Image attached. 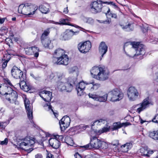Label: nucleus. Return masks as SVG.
<instances>
[{"instance_id":"1","label":"nucleus","mask_w":158,"mask_h":158,"mask_svg":"<svg viewBox=\"0 0 158 158\" xmlns=\"http://www.w3.org/2000/svg\"><path fill=\"white\" fill-rule=\"evenodd\" d=\"M90 73L94 78L101 81L107 80L109 77V72L104 66H94L90 70Z\"/></svg>"},{"instance_id":"2","label":"nucleus","mask_w":158,"mask_h":158,"mask_svg":"<svg viewBox=\"0 0 158 158\" xmlns=\"http://www.w3.org/2000/svg\"><path fill=\"white\" fill-rule=\"evenodd\" d=\"M100 87V84L94 82L93 81L86 82L81 81L76 86V90L79 96H81L84 94V90L86 89L90 92H93L97 89Z\"/></svg>"},{"instance_id":"3","label":"nucleus","mask_w":158,"mask_h":158,"mask_svg":"<svg viewBox=\"0 0 158 158\" xmlns=\"http://www.w3.org/2000/svg\"><path fill=\"white\" fill-rule=\"evenodd\" d=\"M91 127L93 129L92 132H95L99 134L108 131L110 129L107 119L103 118L95 121L92 125Z\"/></svg>"},{"instance_id":"4","label":"nucleus","mask_w":158,"mask_h":158,"mask_svg":"<svg viewBox=\"0 0 158 158\" xmlns=\"http://www.w3.org/2000/svg\"><path fill=\"white\" fill-rule=\"evenodd\" d=\"M39 95L44 100L48 102L43 105L45 109L46 110H52V106L50 105V102L52 98V92L44 90L40 92Z\"/></svg>"},{"instance_id":"5","label":"nucleus","mask_w":158,"mask_h":158,"mask_svg":"<svg viewBox=\"0 0 158 158\" xmlns=\"http://www.w3.org/2000/svg\"><path fill=\"white\" fill-rule=\"evenodd\" d=\"M35 139L32 137H26L22 139L19 144L20 148L27 152H31L33 149L31 146L35 143Z\"/></svg>"},{"instance_id":"6","label":"nucleus","mask_w":158,"mask_h":158,"mask_svg":"<svg viewBox=\"0 0 158 158\" xmlns=\"http://www.w3.org/2000/svg\"><path fill=\"white\" fill-rule=\"evenodd\" d=\"M18 11L20 14L30 16L34 14L35 10L32 5L26 4L20 5L19 6Z\"/></svg>"},{"instance_id":"7","label":"nucleus","mask_w":158,"mask_h":158,"mask_svg":"<svg viewBox=\"0 0 158 158\" xmlns=\"http://www.w3.org/2000/svg\"><path fill=\"white\" fill-rule=\"evenodd\" d=\"M132 47L135 49L136 53L135 54H131L130 53V54H126L127 55L131 57H133L139 55H143L145 53V46L139 42H132L131 44Z\"/></svg>"},{"instance_id":"8","label":"nucleus","mask_w":158,"mask_h":158,"mask_svg":"<svg viewBox=\"0 0 158 158\" xmlns=\"http://www.w3.org/2000/svg\"><path fill=\"white\" fill-rule=\"evenodd\" d=\"M108 95L110 98V100L113 102L119 101L123 97V94L119 89L115 88L110 92Z\"/></svg>"},{"instance_id":"9","label":"nucleus","mask_w":158,"mask_h":158,"mask_svg":"<svg viewBox=\"0 0 158 158\" xmlns=\"http://www.w3.org/2000/svg\"><path fill=\"white\" fill-rule=\"evenodd\" d=\"M67 80L65 78L62 79L57 82L58 88L61 91L66 90L67 92H71L73 89V85L71 84H69Z\"/></svg>"},{"instance_id":"10","label":"nucleus","mask_w":158,"mask_h":158,"mask_svg":"<svg viewBox=\"0 0 158 158\" xmlns=\"http://www.w3.org/2000/svg\"><path fill=\"white\" fill-rule=\"evenodd\" d=\"M152 105L153 102L148 97L144 99L141 103L136 105L135 107L137 108L136 111L139 114L141 111L149 107L150 106Z\"/></svg>"},{"instance_id":"11","label":"nucleus","mask_w":158,"mask_h":158,"mask_svg":"<svg viewBox=\"0 0 158 158\" xmlns=\"http://www.w3.org/2000/svg\"><path fill=\"white\" fill-rule=\"evenodd\" d=\"M90 139V143L84 146L83 147L86 149H91L93 148L96 149H99L101 140L98 139L95 136H91Z\"/></svg>"},{"instance_id":"12","label":"nucleus","mask_w":158,"mask_h":158,"mask_svg":"<svg viewBox=\"0 0 158 158\" xmlns=\"http://www.w3.org/2000/svg\"><path fill=\"white\" fill-rule=\"evenodd\" d=\"M11 73L12 76L15 78L19 79L20 80L26 78L25 75H23V72L16 66H14L12 69Z\"/></svg>"},{"instance_id":"13","label":"nucleus","mask_w":158,"mask_h":158,"mask_svg":"<svg viewBox=\"0 0 158 158\" xmlns=\"http://www.w3.org/2000/svg\"><path fill=\"white\" fill-rule=\"evenodd\" d=\"M139 93L137 90L134 87H130L127 91V95L130 101L135 100L138 98Z\"/></svg>"},{"instance_id":"14","label":"nucleus","mask_w":158,"mask_h":158,"mask_svg":"<svg viewBox=\"0 0 158 158\" xmlns=\"http://www.w3.org/2000/svg\"><path fill=\"white\" fill-rule=\"evenodd\" d=\"M91 47L90 42L89 41L81 42L78 45V48L81 53H85L90 49Z\"/></svg>"},{"instance_id":"15","label":"nucleus","mask_w":158,"mask_h":158,"mask_svg":"<svg viewBox=\"0 0 158 158\" xmlns=\"http://www.w3.org/2000/svg\"><path fill=\"white\" fill-rule=\"evenodd\" d=\"M91 11L94 14H96L101 11L102 7V2L100 1H94L90 4Z\"/></svg>"},{"instance_id":"16","label":"nucleus","mask_w":158,"mask_h":158,"mask_svg":"<svg viewBox=\"0 0 158 158\" xmlns=\"http://www.w3.org/2000/svg\"><path fill=\"white\" fill-rule=\"evenodd\" d=\"M69 58L67 55L65 54L58 59L54 58L53 62L55 64L58 65H67L69 63Z\"/></svg>"},{"instance_id":"17","label":"nucleus","mask_w":158,"mask_h":158,"mask_svg":"<svg viewBox=\"0 0 158 158\" xmlns=\"http://www.w3.org/2000/svg\"><path fill=\"white\" fill-rule=\"evenodd\" d=\"M70 122V118L67 116H64L59 121L60 127L62 131H64L69 125Z\"/></svg>"},{"instance_id":"18","label":"nucleus","mask_w":158,"mask_h":158,"mask_svg":"<svg viewBox=\"0 0 158 158\" xmlns=\"http://www.w3.org/2000/svg\"><path fill=\"white\" fill-rule=\"evenodd\" d=\"M24 104L27 111V117L30 120L33 118L32 106L29 100L26 98L24 100Z\"/></svg>"},{"instance_id":"19","label":"nucleus","mask_w":158,"mask_h":158,"mask_svg":"<svg viewBox=\"0 0 158 158\" xmlns=\"http://www.w3.org/2000/svg\"><path fill=\"white\" fill-rule=\"evenodd\" d=\"M89 98H92L94 100L98 101L100 102H105L107 99L108 95L105 94L102 96H99L96 94H93L89 93L88 94Z\"/></svg>"},{"instance_id":"20","label":"nucleus","mask_w":158,"mask_h":158,"mask_svg":"<svg viewBox=\"0 0 158 158\" xmlns=\"http://www.w3.org/2000/svg\"><path fill=\"white\" fill-rule=\"evenodd\" d=\"M9 97L6 99L10 103H15V104H18V102L17 101L18 98V94L16 91L14 90L12 92L8 93Z\"/></svg>"},{"instance_id":"21","label":"nucleus","mask_w":158,"mask_h":158,"mask_svg":"<svg viewBox=\"0 0 158 158\" xmlns=\"http://www.w3.org/2000/svg\"><path fill=\"white\" fill-rule=\"evenodd\" d=\"M25 79L21 80L19 84L21 89L25 92H27L31 89V87L28 83L24 81Z\"/></svg>"},{"instance_id":"22","label":"nucleus","mask_w":158,"mask_h":158,"mask_svg":"<svg viewBox=\"0 0 158 158\" xmlns=\"http://www.w3.org/2000/svg\"><path fill=\"white\" fill-rule=\"evenodd\" d=\"M78 33L77 31L74 32L71 30H67L62 35V40H64L69 39L73 35H76Z\"/></svg>"},{"instance_id":"23","label":"nucleus","mask_w":158,"mask_h":158,"mask_svg":"<svg viewBox=\"0 0 158 158\" xmlns=\"http://www.w3.org/2000/svg\"><path fill=\"white\" fill-rule=\"evenodd\" d=\"M130 124H131L129 123H121L120 122H115L113 124V127L111 128L110 127V130L114 131L117 130L123 126H126Z\"/></svg>"},{"instance_id":"24","label":"nucleus","mask_w":158,"mask_h":158,"mask_svg":"<svg viewBox=\"0 0 158 158\" xmlns=\"http://www.w3.org/2000/svg\"><path fill=\"white\" fill-rule=\"evenodd\" d=\"M108 46L105 42H101L99 47V53L101 55L102 57L107 51Z\"/></svg>"},{"instance_id":"25","label":"nucleus","mask_w":158,"mask_h":158,"mask_svg":"<svg viewBox=\"0 0 158 158\" xmlns=\"http://www.w3.org/2000/svg\"><path fill=\"white\" fill-rule=\"evenodd\" d=\"M13 51H9L8 52L9 54L8 55H6V59H5V56H4V58L2 59V68L3 69H5L7 65V64L8 62L10 60V54H11L12 55H14V53H13Z\"/></svg>"},{"instance_id":"26","label":"nucleus","mask_w":158,"mask_h":158,"mask_svg":"<svg viewBox=\"0 0 158 158\" xmlns=\"http://www.w3.org/2000/svg\"><path fill=\"white\" fill-rule=\"evenodd\" d=\"M49 143L50 145L53 148L57 149L60 145V143L56 139L52 138L49 140Z\"/></svg>"},{"instance_id":"27","label":"nucleus","mask_w":158,"mask_h":158,"mask_svg":"<svg viewBox=\"0 0 158 158\" xmlns=\"http://www.w3.org/2000/svg\"><path fill=\"white\" fill-rule=\"evenodd\" d=\"M64 51L60 48H58L56 50L53 54V58L58 59L63 55H65Z\"/></svg>"},{"instance_id":"28","label":"nucleus","mask_w":158,"mask_h":158,"mask_svg":"<svg viewBox=\"0 0 158 158\" xmlns=\"http://www.w3.org/2000/svg\"><path fill=\"white\" fill-rule=\"evenodd\" d=\"M49 6L48 4H44L39 6V10L41 13L46 14L49 11Z\"/></svg>"},{"instance_id":"29","label":"nucleus","mask_w":158,"mask_h":158,"mask_svg":"<svg viewBox=\"0 0 158 158\" xmlns=\"http://www.w3.org/2000/svg\"><path fill=\"white\" fill-rule=\"evenodd\" d=\"M132 147V144L130 143H127L121 146V149L123 152H127L128 150Z\"/></svg>"},{"instance_id":"30","label":"nucleus","mask_w":158,"mask_h":158,"mask_svg":"<svg viewBox=\"0 0 158 158\" xmlns=\"http://www.w3.org/2000/svg\"><path fill=\"white\" fill-rule=\"evenodd\" d=\"M141 152L143 156L149 157L150 155L153 153V151L152 150H148L144 148H142L141 149Z\"/></svg>"},{"instance_id":"31","label":"nucleus","mask_w":158,"mask_h":158,"mask_svg":"<svg viewBox=\"0 0 158 158\" xmlns=\"http://www.w3.org/2000/svg\"><path fill=\"white\" fill-rule=\"evenodd\" d=\"M149 136L153 139L157 140L158 138V130L149 131Z\"/></svg>"},{"instance_id":"32","label":"nucleus","mask_w":158,"mask_h":158,"mask_svg":"<svg viewBox=\"0 0 158 158\" xmlns=\"http://www.w3.org/2000/svg\"><path fill=\"white\" fill-rule=\"evenodd\" d=\"M8 86L6 84L2 85L0 84V94L2 95L6 94V93L8 89Z\"/></svg>"},{"instance_id":"33","label":"nucleus","mask_w":158,"mask_h":158,"mask_svg":"<svg viewBox=\"0 0 158 158\" xmlns=\"http://www.w3.org/2000/svg\"><path fill=\"white\" fill-rule=\"evenodd\" d=\"M41 43L45 47H48L51 41L48 38H41Z\"/></svg>"},{"instance_id":"34","label":"nucleus","mask_w":158,"mask_h":158,"mask_svg":"<svg viewBox=\"0 0 158 158\" xmlns=\"http://www.w3.org/2000/svg\"><path fill=\"white\" fill-rule=\"evenodd\" d=\"M122 28L125 30L126 31H132L134 29V27L133 25L131 23H128L127 25L125 26H123Z\"/></svg>"},{"instance_id":"35","label":"nucleus","mask_w":158,"mask_h":158,"mask_svg":"<svg viewBox=\"0 0 158 158\" xmlns=\"http://www.w3.org/2000/svg\"><path fill=\"white\" fill-rule=\"evenodd\" d=\"M67 82L69 84H71L73 85V84H76L77 83V76L71 77H69Z\"/></svg>"},{"instance_id":"36","label":"nucleus","mask_w":158,"mask_h":158,"mask_svg":"<svg viewBox=\"0 0 158 158\" xmlns=\"http://www.w3.org/2000/svg\"><path fill=\"white\" fill-rule=\"evenodd\" d=\"M104 9L105 10H107L106 12H104V13L106 14V15H107L108 14V15L111 16L112 18L115 19L117 18V16L116 14L111 13H109L110 12V9L109 7H105L104 8Z\"/></svg>"},{"instance_id":"37","label":"nucleus","mask_w":158,"mask_h":158,"mask_svg":"<svg viewBox=\"0 0 158 158\" xmlns=\"http://www.w3.org/2000/svg\"><path fill=\"white\" fill-rule=\"evenodd\" d=\"M31 47L33 55H34V56L35 57H37L39 55V48L35 46H33Z\"/></svg>"},{"instance_id":"38","label":"nucleus","mask_w":158,"mask_h":158,"mask_svg":"<svg viewBox=\"0 0 158 158\" xmlns=\"http://www.w3.org/2000/svg\"><path fill=\"white\" fill-rule=\"evenodd\" d=\"M108 148V145L107 143L101 140L100 144V145L99 149L105 150Z\"/></svg>"},{"instance_id":"39","label":"nucleus","mask_w":158,"mask_h":158,"mask_svg":"<svg viewBox=\"0 0 158 158\" xmlns=\"http://www.w3.org/2000/svg\"><path fill=\"white\" fill-rule=\"evenodd\" d=\"M65 141L68 145H72L73 143V140L71 137L67 136L65 138Z\"/></svg>"},{"instance_id":"40","label":"nucleus","mask_w":158,"mask_h":158,"mask_svg":"<svg viewBox=\"0 0 158 158\" xmlns=\"http://www.w3.org/2000/svg\"><path fill=\"white\" fill-rule=\"evenodd\" d=\"M24 50L26 54L27 55H33L31 47L24 48Z\"/></svg>"},{"instance_id":"41","label":"nucleus","mask_w":158,"mask_h":158,"mask_svg":"<svg viewBox=\"0 0 158 158\" xmlns=\"http://www.w3.org/2000/svg\"><path fill=\"white\" fill-rule=\"evenodd\" d=\"M49 33L50 31L49 29H48L45 30L43 33L42 34L41 38H48L47 37V36L49 34Z\"/></svg>"},{"instance_id":"42","label":"nucleus","mask_w":158,"mask_h":158,"mask_svg":"<svg viewBox=\"0 0 158 158\" xmlns=\"http://www.w3.org/2000/svg\"><path fill=\"white\" fill-rule=\"evenodd\" d=\"M55 75H56V77H57L58 79H60V81H61L62 79L64 78L63 76V73H55Z\"/></svg>"},{"instance_id":"43","label":"nucleus","mask_w":158,"mask_h":158,"mask_svg":"<svg viewBox=\"0 0 158 158\" xmlns=\"http://www.w3.org/2000/svg\"><path fill=\"white\" fill-rule=\"evenodd\" d=\"M78 68L76 66H74L69 69V73H73L74 72L77 71Z\"/></svg>"},{"instance_id":"44","label":"nucleus","mask_w":158,"mask_h":158,"mask_svg":"<svg viewBox=\"0 0 158 158\" xmlns=\"http://www.w3.org/2000/svg\"><path fill=\"white\" fill-rule=\"evenodd\" d=\"M67 19H61L59 20V22L60 24H64V25H70L69 24H68L66 22V21ZM71 26H73L71 25Z\"/></svg>"},{"instance_id":"45","label":"nucleus","mask_w":158,"mask_h":158,"mask_svg":"<svg viewBox=\"0 0 158 158\" xmlns=\"http://www.w3.org/2000/svg\"><path fill=\"white\" fill-rule=\"evenodd\" d=\"M6 126V123L5 122H0V129H4Z\"/></svg>"},{"instance_id":"46","label":"nucleus","mask_w":158,"mask_h":158,"mask_svg":"<svg viewBox=\"0 0 158 158\" xmlns=\"http://www.w3.org/2000/svg\"><path fill=\"white\" fill-rule=\"evenodd\" d=\"M152 122L158 123V114H156L152 120Z\"/></svg>"},{"instance_id":"47","label":"nucleus","mask_w":158,"mask_h":158,"mask_svg":"<svg viewBox=\"0 0 158 158\" xmlns=\"http://www.w3.org/2000/svg\"><path fill=\"white\" fill-rule=\"evenodd\" d=\"M94 20L92 18H88L87 19L86 23L89 24H92L94 23Z\"/></svg>"},{"instance_id":"48","label":"nucleus","mask_w":158,"mask_h":158,"mask_svg":"<svg viewBox=\"0 0 158 158\" xmlns=\"http://www.w3.org/2000/svg\"><path fill=\"white\" fill-rule=\"evenodd\" d=\"M118 144V141L117 140H114L112 143V144L113 146H117Z\"/></svg>"},{"instance_id":"49","label":"nucleus","mask_w":158,"mask_h":158,"mask_svg":"<svg viewBox=\"0 0 158 158\" xmlns=\"http://www.w3.org/2000/svg\"><path fill=\"white\" fill-rule=\"evenodd\" d=\"M13 91L14 90L10 87L8 86V89L7 92L6 93V94L8 95V93H10Z\"/></svg>"},{"instance_id":"50","label":"nucleus","mask_w":158,"mask_h":158,"mask_svg":"<svg viewBox=\"0 0 158 158\" xmlns=\"http://www.w3.org/2000/svg\"><path fill=\"white\" fill-rule=\"evenodd\" d=\"M80 128L81 130H85L88 126H85L83 125H81L80 126Z\"/></svg>"},{"instance_id":"51","label":"nucleus","mask_w":158,"mask_h":158,"mask_svg":"<svg viewBox=\"0 0 158 158\" xmlns=\"http://www.w3.org/2000/svg\"><path fill=\"white\" fill-rule=\"evenodd\" d=\"M8 143V139L7 138L5 139L4 141L1 142V144L2 145L6 144Z\"/></svg>"},{"instance_id":"52","label":"nucleus","mask_w":158,"mask_h":158,"mask_svg":"<svg viewBox=\"0 0 158 158\" xmlns=\"http://www.w3.org/2000/svg\"><path fill=\"white\" fill-rule=\"evenodd\" d=\"M35 158H42L43 156L40 153H38L35 155Z\"/></svg>"},{"instance_id":"53","label":"nucleus","mask_w":158,"mask_h":158,"mask_svg":"<svg viewBox=\"0 0 158 158\" xmlns=\"http://www.w3.org/2000/svg\"><path fill=\"white\" fill-rule=\"evenodd\" d=\"M5 83H6V84H7L10 86H12V84L11 83L10 81L8 79H6L5 80Z\"/></svg>"},{"instance_id":"54","label":"nucleus","mask_w":158,"mask_h":158,"mask_svg":"<svg viewBox=\"0 0 158 158\" xmlns=\"http://www.w3.org/2000/svg\"><path fill=\"white\" fill-rule=\"evenodd\" d=\"M56 77V75H55V73H52L50 75V78L51 79H52L54 77Z\"/></svg>"},{"instance_id":"55","label":"nucleus","mask_w":158,"mask_h":158,"mask_svg":"<svg viewBox=\"0 0 158 158\" xmlns=\"http://www.w3.org/2000/svg\"><path fill=\"white\" fill-rule=\"evenodd\" d=\"M111 22V20L110 19H107V20L104 21L103 23H104L109 24L110 22Z\"/></svg>"},{"instance_id":"56","label":"nucleus","mask_w":158,"mask_h":158,"mask_svg":"<svg viewBox=\"0 0 158 158\" xmlns=\"http://www.w3.org/2000/svg\"><path fill=\"white\" fill-rule=\"evenodd\" d=\"M69 10L68 9V6H67L66 8H64L63 11V12L65 14H67L68 13Z\"/></svg>"},{"instance_id":"57","label":"nucleus","mask_w":158,"mask_h":158,"mask_svg":"<svg viewBox=\"0 0 158 158\" xmlns=\"http://www.w3.org/2000/svg\"><path fill=\"white\" fill-rule=\"evenodd\" d=\"M75 157L76 158H81V156L80 155L79 153H76L74 155Z\"/></svg>"},{"instance_id":"58","label":"nucleus","mask_w":158,"mask_h":158,"mask_svg":"<svg viewBox=\"0 0 158 158\" xmlns=\"http://www.w3.org/2000/svg\"><path fill=\"white\" fill-rule=\"evenodd\" d=\"M5 18H0V23L2 24L5 21Z\"/></svg>"},{"instance_id":"59","label":"nucleus","mask_w":158,"mask_h":158,"mask_svg":"<svg viewBox=\"0 0 158 158\" xmlns=\"http://www.w3.org/2000/svg\"><path fill=\"white\" fill-rule=\"evenodd\" d=\"M113 6H114L115 8H118V9H119V8L118 7V6L115 5L114 3H113L112 2H110V3Z\"/></svg>"},{"instance_id":"60","label":"nucleus","mask_w":158,"mask_h":158,"mask_svg":"<svg viewBox=\"0 0 158 158\" xmlns=\"http://www.w3.org/2000/svg\"><path fill=\"white\" fill-rule=\"evenodd\" d=\"M156 77L155 78V81L158 82V72L156 73L155 74Z\"/></svg>"},{"instance_id":"61","label":"nucleus","mask_w":158,"mask_h":158,"mask_svg":"<svg viewBox=\"0 0 158 158\" xmlns=\"http://www.w3.org/2000/svg\"><path fill=\"white\" fill-rule=\"evenodd\" d=\"M53 155L51 153L48 154V156H47L46 158H52Z\"/></svg>"},{"instance_id":"62","label":"nucleus","mask_w":158,"mask_h":158,"mask_svg":"<svg viewBox=\"0 0 158 158\" xmlns=\"http://www.w3.org/2000/svg\"><path fill=\"white\" fill-rule=\"evenodd\" d=\"M4 111V109L2 107L0 106V112L2 113Z\"/></svg>"},{"instance_id":"63","label":"nucleus","mask_w":158,"mask_h":158,"mask_svg":"<svg viewBox=\"0 0 158 158\" xmlns=\"http://www.w3.org/2000/svg\"><path fill=\"white\" fill-rule=\"evenodd\" d=\"M47 111H50V110H51L52 112L53 113V114H54V115H55V117H56V116L57 115V113H55L54 112V111H53V110H47Z\"/></svg>"},{"instance_id":"64","label":"nucleus","mask_w":158,"mask_h":158,"mask_svg":"<svg viewBox=\"0 0 158 158\" xmlns=\"http://www.w3.org/2000/svg\"><path fill=\"white\" fill-rule=\"evenodd\" d=\"M129 45H131V44L130 42L126 43L124 44V47H125L126 46H128Z\"/></svg>"}]
</instances>
